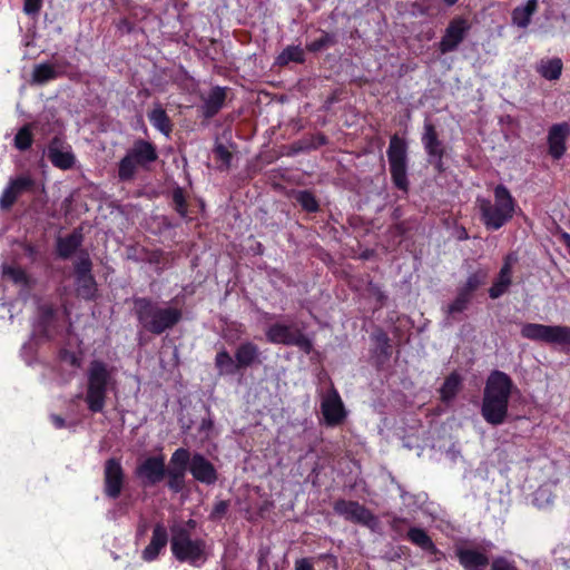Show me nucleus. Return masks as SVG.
Returning a JSON list of instances; mask_svg holds the SVG:
<instances>
[{"label": "nucleus", "mask_w": 570, "mask_h": 570, "mask_svg": "<svg viewBox=\"0 0 570 570\" xmlns=\"http://www.w3.org/2000/svg\"><path fill=\"white\" fill-rule=\"evenodd\" d=\"M75 286L78 297L95 301L98 297V284L92 274V262L86 250H81L73 263Z\"/></svg>", "instance_id": "nucleus-8"}, {"label": "nucleus", "mask_w": 570, "mask_h": 570, "mask_svg": "<svg viewBox=\"0 0 570 570\" xmlns=\"http://www.w3.org/2000/svg\"><path fill=\"white\" fill-rule=\"evenodd\" d=\"M494 195V205L502 208L503 210H508L510 213H515L517 202L511 195L510 190L503 185L499 184L493 189Z\"/></svg>", "instance_id": "nucleus-34"}, {"label": "nucleus", "mask_w": 570, "mask_h": 570, "mask_svg": "<svg viewBox=\"0 0 570 570\" xmlns=\"http://www.w3.org/2000/svg\"><path fill=\"white\" fill-rule=\"evenodd\" d=\"M227 87L215 86L206 97H203V104L199 106V112L206 120L214 118L224 107L227 98Z\"/></svg>", "instance_id": "nucleus-21"}, {"label": "nucleus", "mask_w": 570, "mask_h": 570, "mask_svg": "<svg viewBox=\"0 0 570 570\" xmlns=\"http://www.w3.org/2000/svg\"><path fill=\"white\" fill-rule=\"evenodd\" d=\"M273 502L272 501H264L259 508H258V513L261 517H264L265 512L269 511L272 508H273Z\"/></svg>", "instance_id": "nucleus-60"}, {"label": "nucleus", "mask_w": 570, "mask_h": 570, "mask_svg": "<svg viewBox=\"0 0 570 570\" xmlns=\"http://www.w3.org/2000/svg\"><path fill=\"white\" fill-rule=\"evenodd\" d=\"M538 9V0H528L525 6L515 7L512 10L511 18L513 24L519 28H527L531 22V17Z\"/></svg>", "instance_id": "nucleus-30"}, {"label": "nucleus", "mask_w": 570, "mask_h": 570, "mask_svg": "<svg viewBox=\"0 0 570 570\" xmlns=\"http://www.w3.org/2000/svg\"><path fill=\"white\" fill-rule=\"evenodd\" d=\"M424 131L422 134V144L424 150L428 155V158L431 157H444L445 156V147L442 140L439 138V134L436 131L435 126L431 121H425Z\"/></svg>", "instance_id": "nucleus-24"}, {"label": "nucleus", "mask_w": 570, "mask_h": 570, "mask_svg": "<svg viewBox=\"0 0 570 570\" xmlns=\"http://www.w3.org/2000/svg\"><path fill=\"white\" fill-rule=\"evenodd\" d=\"M320 38L306 43L305 49L308 52L316 53L326 50L337 43L338 40L335 32H328L322 29H320Z\"/></svg>", "instance_id": "nucleus-35"}, {"label": "nucleus", "mask_w": 570, "mask_h": 570, "mask_svg": "<svg viewBox=\"0 0 570 570\" xmlns=\"http://www.w3.org/2000/svg\"><path fill=\"white\" fill-rule=\"evenodd\" d=\"M292 149L294 154H297L306 149H309V146L304 145L302 141H297L292 145Z\"/></svg>", "instance_id": "nucleus-62"}, {"label": "nucleus", "mask_w": 570, "mask_h": 570, "mask_svg": "<svg viewBox=\"0 0 570 570\" xmlns=\"http://www.w3.org/2000/svg\"><path fill=\"white\" fill-rule=\"evenodd\" d=\"M4 274L9 276L14 283H23L27 279L26 272L20 267H7Z\"/></svg>", "instance_id": "nucleus-52"}, {"label": "nucleus", "mask_w": 570, "mask_h": 570, "mask_svg": "<svg viewBox=\"0 0 570 570\" xmlns=\"http://www.w3.org/2000/svg\"><path fill=\"white\" fill-rule=\"evenodd\" d=\"M481 220L488 230H498L513 218V213L503 210L491 200L479 199Z\"/></svg>", "instance_id": "nucleus-17"}, {"label": "nucleus", "mask_w": 570, "mask_h": 570, "mask_svg": "<svg viewBox=\"0 0 570 570\" xmlns=\"http://www.w3.org/2000/svg\"><path fill=\"white\" fill-rule=\"evenodd\" d=\"M443 158L444 157H439V156L428 158L429 163L433 166L434 170L439 174H442L445 171Z\"/></svg>", "instance_id": "nucleus-57"}, {"label": "nucleus", "mask_w": 570, "mask_h": 570, "mask_svg": "<svg viewBox=\"0 0 570 570\" xmlns=\"http://www.w3.org/2000/svg\"><path fill=\"white\" fill-rule=\"evenodd\" d=\"M490 566L491 570H518L514 562L505 557H495Z\"/></svg>", "instance_id": "nucleus-51"}, {"label": "nucleus", "mask_w": 570, "mask_h": 570, "mask_svg": "<svg viewBox=\"0 0 570 570\" xmlns=\"http://www.w3.org/2000/svg\"><path fill=\"white\" fill-rule=\"evenodd\" d=\"M125 484V471L117 458L106 460L104 465V493L108 499L120 497Z\"/></svg>", "instance_id": "nucleus-11"}, {"label": "nucleus", "mask_w": 570, "mask_h": 570, "mask_svg": "<svg viewBox=\"0 0 570 570\" xmlns=\"http://www.w3.org/2000/svg\"><path fill=\"white\" fill-rule=\"evenodd\" d=\"M448 7L454 6L459 0H442Z\"/></svg>", "instance_id": "nucleus-64"}, {"label": "nucleus", "mask_w": 570, "mask_h": 570, "mask_svg": "<svg viewBox=\"0 0 570 570\" xmlns=\"http://www.w3.org/2000/svg\"><path fill=\"white\" fill-rule=\"evenodd\" d=\"M33 142V135L30 129L29 125H24L21 127L18 132L14 136V147L20 150L24 151L28 150Z\"/></svg>", "instance_id": "nucleus-44"}, {"label": "nucleus", "mask_w": 570, "mask_h": 570, "mask_svg": "<svg viewBox=\"0 0 570 570\" xmlns=\"http://www.w3.org/2000/svg\"><path fill=\"white\" fill-rule=\"evenodd\" d=\"M454 553L464 570H485L490 564L488 554L478 549L455 546Z\"/></svg>", "instance_id": "nucleus-20"}, {"label": "nucleus", "mask_w": 570, "mask_h": 570, "mask_svg": "<svg viewBox=\"0 0 570 570\" xmlns=\"http://www.w3.org/2000/svg\"><path fill=\"white\" fill-rule=\"evenodd\" d=\"M229 502L227 500H220L216 502L209 514V520L217 521L222 519L228 511Z\"/></svg>", "instance_id": "nucleus-50"}, {"label": "nucleus", "mask_w": 570, "mask_h": 570, "mask_svg": "<svg viewBox=\"0 0 570 570\" xmlns=\"http://www.w3.org/2000/svg\"><path fill=\"white\" fill-rule=\"evenodd\" d=\"M259 348L253 342H244L238 345L235 351V360L238 370L250 367L258 361Z\"/></svg>", "instance_id": "nucleus-27"}, {"label": "nucleus", "mask_w": 570, "mask_h": 570, "mask_svg": "<svg viewBox=\"0 0 570 570\" xmlns=\"http://www.w3.org/2000/svg\"><path fill=\"white\" fill-rule=\"evenodd\" d=\"M294 570H314V567L308 558H302L296 560Z\"/></svg>", "instance_id": "nucleus-58"}, {"label": "nucleus", "mask_w": 570, "mask_h": 570, "mask_svg": "<svg viewBox=\"0 0 570 570\" xmlns=\"http://www.w3.org/2000/svg\"><path fill=\"white\" fill-rule=\"evenodd\" d=\"M142 252L146 254V257L142 258V261H145L149 264H154V265L160 264V262L163 259V250L161 249L148 250L146 248H142Z\"/></svg>", "instance_id": "nucleus-54"}, {"label": "nucleus", "mask_w": 570, "mask_h": 570, "mask_svg": "<svg viewBox=\"0 0 570 570\" xmlns=\"http://www.w3.org/2000/svg\"><path fill=\"white\" fill-rule=\"evenodd\" d=\"M563 63L560 58L541 60L538 72L547 80H558L562 73Z\"/></svg>", "instance_id": "nucleus-36"}, {"label": "nucleus", "mask_w": 570, "mask_h": 570, "mask_svg": "<svg viewBox=\"0 0 570 570\" xmlns=\"http://www.w3.org/2000/svg\"><path fill=\"white\" fill-rule=\"evenodd\" d=\"M461 386V377L458 373H451L445 377L442 386L440 387V397L443 402L452 401Z\"/></svg>", "instance_id": "nucleus-37"}, {"label": "nucleus", "mask_w": 570, "mask_h": 570, "mask_svg": "<svg viewBox=\"0 0 570 570\" xmlns=\"http://www.w3.org/2000/svg\"><path fill=\"white\" fill-rule=\"evenodd\" d=\"M471 29L470 22L463 17L453 18L444 32L441 41L439 42V50L445 55L458 49L460 43L464 40Z\"/></svg>", "instance_id": "nucleus-12"}, {"label": "nucleus", "mask_w": 570, "mask_h": 570, "mask_svg": "<svg viewBox=\"0 0 570 570\" xmlns=\"http://www.w3.org/2000/svg\"><path fill=\"white\" fill-rule=\"evenodd\" d=\"M165 456L163 454L146 458L136 468L137 478L146 485H156L165 479Z\"/></svg>", "instance_id": "nucleus-16"}, {"label": "nucleus", "mask_w": 570, "mask_h": 570, "mask_svg": "<svg viewBox=\"0 0 570 570\" xmlns=\"http://www.w3.org/2000/svg\"><path fill=\"white\" fill-rule=\"evenodd\" d=\"M61 140L58 137L52 138L48 146L47 156L51 164L62 170H68L73 167L76 158L70 150H61Z\"/></svg>", "instance_id": "nucleus-25"}, {"label": "nucleus", "mask_w": 570, "mask_h": 570, "mask_svg": "<svg viewBox=\"0 0 570 570\" xmlns=\"http://www.w3.org/2000/svg\"><path fill=\"white\" fill-rule=\"evenodd\" d=\"M157 160V146L149 140L137 138L118 163V179L122 183L131 181L138 168L149 170Z\"/></svg>", "instance_id": "nucleus-4"}, {"label": "nucleus", "mask_w": 570, "mask_h": 570, "mask_svg": "<svg viewBox=\"0 0 570 570\" xmlns=\"http://www.w3.org/2000/svg\"><path fill=\"white\" fill-rule=\"evenodd\" d=\"M215 157L220 160L226 168H229L233 160V154L228 150V148L223 144H217L214 149Z\"/></svg>", "instance_id": "nucleus-48"}, {"label": "nucleus", "mask_w": 570, "mask_h": 570, "mask_svg": "<svg viewBox=\"0 0 570 570\" xmlns=\"http://www.w3.org/2000/svg\"><path fill=\"white\" fill-rule=\"evenodd\" d=\"M18 197L19 196L8 185L0 196V208L2 210L10 209L17 202Z\"/></svg>", "instance_id": "nucleus-47"}, {"label": "nucleus", "mask_w": 570, "mask_h": 570, "mask_svg": "<svg viewBox=\"0 0 570 570\" xmlns=\"http://www.w3.org/2000/svg\"><path fill=\"white\" fill-rule=\"evenodd\" d=\"M170 549L176 560L187 562L195 568L202 567L207 561L206 541L191 539L189 530L184 527H171Z\"/></svg>", "instance_id": "nucleus-5"}, {"label": "nucleus", "mask_w": 570, "mask_h": 570, "mask_svg": "<svg viewBox=\"0 0 570 570\" xmlns=\"http://www.w3.org/2000/svg\"><path fill=\"white\" fill-rule=\"evenodd\" d=\"M214 428V422L210 417L203 419L200 423V431H210Z\"/></svg>", "instance_id": "nucleus-61"}, {"label": "nucleus", "mask_w": 570, "mask_h": 570, "mask_svg": "<svg viewBox=\"0 0 570 570\" xmlns=\"http://www.w3.org/2000/svg\"><path fill=\"white\" fill-rule=\"evenodd\" d=\"M58 311L52 304H41L38 307L36 331L39 336L51 341L57 335Z\"/></svg>", "instance_id": "nucleus-19"}, {"label": "nucleus", "mask_w": 570, "mask_h": 570, "mask_svg": "<svg viewBox=\"0 0 570 570\" xmlns=\"http://www.w3.org/2000/svg\"><path fill=\"white\" fill-rule=\"evenodd\" d=\"M368 291L375 297L380 307L385 305L387 296L377 284L370 283Z\"/></svg>", "instance_id": "nucleus-53"}, {"label": "nucleus", "mask_w": 570, "mask_h": 570, "mask_svg": "<svg viewBox=\"0 0 570 570\" xmlns=\"http://www.w3.org/2000/svg\"><path fill=\"white\" fill-rule=\"evenodd\" d=\"M82 234L79 232H72L66 237H59L57 239V254L62 259L70 258L82 244Z\"/></svg>", "instance_id": "nucleus-29"}, {"label": "nucleus", "mask_w": 570, "mask_h": 570, "mask_svg": "<svg viewBox=\"0 0 570 570\" xmlns=\"http://www.w3.org/2000/svg\"><path fill=\"white\" fill-rule=\"evenodd\" d=\"M386 156L394 187L407 194L410 190V180L407 177L409 157L406 140L397 134L392 135Z\"/></svg>", "instance_id": "nucleus-6"}, {"label": "nucleus", "mask_w": 570, "mask_h": 570, "mask_svg": "<svg viewBox=\"0 0 570 570\" xmlns=\"http://www.w3.org/2000/svg\"><path fill=\"white\" fill-rule=\"evenodd\" d=\"M515 262L517 257L513 254L504 257L498 277L489 288V296L492 299H497L508 292L512 284V267Z\"/></svg>", "instance_id": "nucleus-22"}, {"label": "nucleus", "mask_w": 570, "mask_h": 570, "mask_svg": "<svg viewBox=\"0 0 570 570\" xmlns=\"http://www.w3.org/2000/svg\"><path fill=\"white\" fill-rule=\"evenodd\" d=\"M472 303V298L456 291L455 298L445 307L448 317L458 321L456 315L466 311Z\"/></svg>", "instance_id": "nucleus-41"}, {"label": "nucleus", "mask_w": 570, "mask_h": 570, "mask_svg": "<svg viewBox=\"0 0 570 570\" xmlns=\"http://www.w3.org/2000/svg\"><path fill=\"white\" fill-rule=\"evenodd\" d=\"M50 420L56 429L66 428V420L62 416H60L58 414H51Z\"/></svg>", "instance_id": "nucleus-59"}, {"label": "nucleus", "mask_w": 570, "mask_h": 570, "mask_svg": "<svg viewBox=\"0 0 570 570\" xmlns=\"http://www.w3.org/2000/svg\"><path fill=\"white\" fill-rule=\"evenodd\" d=\"M112 383L111 368L100 360H92L87 370L85 402L92 413H101L106 406L109 385Z\"/></svg>", "instance_id": "nucleus-3"}, {"label": "nucleus", "mask_w": 570, "mask_h": 570, "mask_svg": "<svg viewBox=\"0 0 570 570\" xmlns=\"http://www.w3.org/2000/svg\"><path fill=\"white\" fill-rule=\"evenodd\" d=\"M521 336L534 342L570 346V327L566 325L525 323Z\"/></svg>", "instance_id": "nucleus-9"}, {"label": "nucleus", "mask_w": 570, "mask_h": 570, "mask_svg": "<svg viewBox=\"0 0 570 570\" xmlns=\"http://www.w3.org/2000/svg\"><path fill=\"white\" fill-rule=\"evenodd\" d=\"M149 122L159 130L163 135L168 137L173 131V122L166 110L161 106L155 107L148 112Z\"/></svg>", "instance_id": "nucleus-31"}, {"label": "nucleus", "mask_w": 570, "mask_h": 570, "mask_svg": "<svg viewBox=\"0 0 570 570\" xmlns=\"http://www.w3.org/2000/svg\"><path fill=\"white\" fill-rule=\"evenodd\" d=\"M190 451L187 448L176 449L165 469L166 485L174 492L179 493L185 489V478L188 472Z\"/></svg>", "instance_id": "nucleus-10"}, {"label": "nucleus", "mask_w": 570, "mask_h": 570, "mask_svg": "<svg viewBox=\"0 0 570 570\" xmlns=\"http://www.w3.org/2000/svg\"><path fill=\"white\" fill-rule=\"evenodd\" d=\"M512 379L500 370H493L484 385L481 415L493 426L505 422L509 413V401L514 389Z\"/></svg>", "instance_id": "nucleus-1"}, {"label": "nucleus", "mask_w": 570, "mask_h": 570, "mask_svg": "<svg viewBox=\"0 0 570 570\" xmlns=\"http://www.w3.org/2000/svg\"><path fill=\"white\" fill-rule=\"evenodd\" d=\"M43 6V0H23L22 11L31 19H37Z\"/></svg>", "instance_id": "nucleus-46"}, {"label": "nucleus", "mask_w": 570, "mask_h": 570, "mask_svg": "<svg viewBox=\"0 0 570 570\" xmlns=\"http://www.w3.org/2000/svg\"><path fill=\"white\" fill-rule=\"evenodd\" d=\"M168 532L164 523L157 522L153 528V534L149 544L142 550L144 561H155L168 543Z\"/></svg>", "instance_id": "nucleus-23"}, {"label": "nucleus", "mask_w": 570, "mask_h": 570, "mask_svg": "<svg viewBox=\"0 0 570 570\" xmlns=\"http://www.w3.org/2000/svg\"><path fill=\"white\" fill-rule=\"evenodd\" d=\"M132 303L138 324L149 334L161 335L183 320L181 308L163 307L151 297H134Z\"/></svg>", "instance_id": "nucleus-2"}, {"label": "nucleus", "mask_w": 570, "mask_h": 570, "mask_svg": "<svg viewBox=\"0 0 570 570\" xmlns=\"http://www.w3.org/2000/svg\"><path fill=\"white\" fill-rule=\"evenodd\" d=\"M171 197L175 210L179 214L180 217H186L188 213V204L184 189L177 186L174 188Z\"/></svg>", "instance_id": "nucleus-45"}, {"label": "nucleus", "mask_w": 570, "mask_h": 570, "mask_svg": "<svg viewBox=\"0 0 570 570\" xmlns=\"http://www.w3.org/2000/svg\"><path fill=\"white\" fill-rule=\"evenodd\" d=\"M373 340L375 341V352L379 357L383 358V361L389 360L392 355V345L389 335L383 330H380L373 335Z\"/></svg>", "instance_id": "nucleus-42"}, {"label": "nucleus", "mask_w": 570, "mask_h": 570, "mask_svg": "<svg viewBox=\"0 0 570 570\" xmlns=\"http://www.w3.org/2000/svg\"><path fill=\"white\" fill-rule=\"evenodd\" d=\"M485 277L487 275L482 272L472 273L456 291L473 299L474 293L485 283Z\"/></svg>", "instance_id": "nucleus-39"}, {"label": "nucleus", "mask_w": 570, "mask_h": 570, "mask_svg": "<svg viewBox=\"0 0 570 570\" xmlns=\"http://www.w3.org/2000/svg\"><path fill=\"white\" fill-rule=\"evenodd\" d=\"M407 539L415 546L420 547L422 550L433 554L435 557H442V551L434 544L431 537L426 533V531L422 528L412 527L407 531Z\"/></svg>", "instance_id": "nucleus-28"}, {"label": "nucleus", "mask_w": 570, "mask_h": 570, "mask_svg": "<svg viewBox=\"0 0 570 570\" xmlns=\"http://www.w3.org/2000/svg\"><path fill=\"white\" fill-rule=\"evenodd\" d=\"M215 366L220 375H234L238 371L236 360H234L225 348L217 352L215 356Z\"/></svg>", "instance_id": "nucleus-38"}, {"label": "nucleus", "mask_w": 570, "mask_h": 570, "mask_svg": "<svg viewBox=\"0 0 570 570\" xmlns=\"http://www.w3.org/2000/svg\"><path fill=\"white\" fill-rule=\"evenodd\" d=\"M327 142V137L323 132H317L313 136V144L309 146V149H317L318 147L325 146Z\"/></svg>", "instance_id": "nucleus-56"}, {"label": "nucleus", "mask_w": 570, "mask_h": 570, "mask_svg": "<svg viewBox=\"0 0 570 570\" xmlns=\"http://www.w3.org/2000/svg\"><path fill=\"white\" fill-rule=\"evenodd\" d=\"M321 412L327 426H337L344 422L347 412L338 391L332 386L321 403Z\"/></svg>", "instance_id": "nucleus-14"}, {"label": "nucleus", "mask_w": 570, "mask_h": 570, "mask_svg": "<svg viewBox=\"0 0 570 570\" xmlns=\"http://www.w3.org/2000/svg\"><path fill=\"white\" fill-rule=\"evenodd\" d=\"M266 341L274 345L295 346L305 354L313 351V341L296 325L273 323L265 331Z\"/></svg>", "instance_id": "nucleus-7"}, {"label": "nucleus", "mask_w": 570, "mask_h": 570, "mask_svg": "<svg viewBox=\"0 0 570 570\" xmlns=\"http://www.w3.org/2000/svg\"><path fill=\"white\" fill-rule=\"evenodd\" d=\"M569 137L570 125L567 121L554 124L549 128L547 137L548 153L554 160L564 156Z\"/></svg>", "instance_id": "nucleus-18"}, {"label": "nucleus", "mask_w": 570, "mask_h": 570, "mask_svg": "<svg viewBox=\"0 0 570 570\" xmlns=\"http://www.w3.org/2000/svg\"><path fill=\"white\" fill-rule=\"evenodd\" d=\"M65 66H67V62H43L36 65L32 70V81L38 85H45L49 81L56 80L63 76L65 72L61 68Z\"/></svg>", "instance_id": "nucleus-26"}, {"label": "nucleus", "mask_w": 570, "mask_h": 570, "mask_svg": "<svg viewBox=\"0 0 570 570\" xmlns=\"http://www.w3.org/2000/svg\"><path fill=\"white\" fill-rule=\"evenodd\" d=\"M412 16L435 17L439 13V6L435 0H415L410 4Z\"/></svg>", "instance_id": "nucleus-40"}, {"label": "nucleus", "mask_w": 570, "mask_h": 570, "mask_svg": "<svg viewBox=\"0 0 570 570\" xmlns=\"http://www.w3.org/2000/svg\"><path fill=\"white\" fill-rule=\"evenodd\" d=\"M58 357L61 362L69 363L72 367H80V357L72 351L62 347L58 352Z\"/></svg>", "instance_id": "nucleus-49"}, {"label": "nucleus", "mask_w": 570, "mask_h": 570, "mask_svg": "<svg viewBox=\"0 0 570 570\" xmlns=\"http://www.w3.org/2000/svg\"><path fill=\"white\" fill-rule=\"evenodd\" d=\"M188 472L195 481L207 487L216 484L219 476L216 466L199 452H190Z\"/></svg>", "instance_id": "nucleus-15"}, {"label": "nucleus", "mask_w": 570, "mask_h": 570, "mask_svg": "<svg viewBox=\"0 0 570 570\" xmlns=\"http://www.w3.org/2000/svg\"><path fill=\"white\" fill-rule=\"evenodd\" d=\"M306 61L305 51L301 46H287L276 58V65L279 67L287 66L289 62L303 65Z\"/></svg>", "instance_id": "nucleus-32"}, {"label": "nucleus", "mask_w": 570, "mask_h": 570, "mask_svg": "<svg viewBox=\"0 0 570 570\" xmlns=\"http://www.w3.org/2000/svg\"><path fill=\"white\" fill-rule=\"evenodd\" d=\"M295 202L302 207L307 214H315L321 210L320 202L313 191L308 189L295 190L293 194Z\"/></svg>", "instance_id": "nucleus-33"}, {"label": "nucleus", "mask_w": 570, "mask_h": 570, "mask_svg": "<svg viewBox=\"0 0 570 570\" xmlns=\"http://www.w3.org/2000/svg\"><path fill=\"white\" fill-rule=\"evenodd\" d=\"M9 187L20 196L23 193L32 191L36 187V180L29 175H21L9 181Z\"/></svg>", "instance_id": "nucleus-43"}, {"label": "nucleus", "mask_w": 570, "mask_h": 570, "mask_svg": "<svg viewBox=\"0 0 570 570\" xmlns=\"http://www.w3.org/2000/svg\"><path fill=\"white\" fill-rule=\"evenodd\" d=\"M561 239H562L563 244L570 249V234L563 233L561 235Z\"/></svg>", "instance_id": "nucleus-63"}, {"label": "nucleus", "mask_w": 570, "mask_h": 570, "mask_svg": "<svg viewBox=\"0 0 570 570\" xmlns=\"http://www.w3.org/2000/svg\"><path fill=\"white\" fill-rule=\"evenodd\" d=\"M334 512L346 521L368 525L374 514L363 504L353 500L338 499L333 504Z\"/></svg>", "instance_id": "nucleus-13"}, {"label": "nucleus", "mask_w": 570, "mask_h": 570, "mask_svg": "<svg viewBox=\"0 0 570 570\" xmlns=\"http://www.w3.org/2000/svg\"><path fill=\"white\" fill-rule=\"evenodd\" d=\"M116 27L121 33H131L135 30V23L128 18L120 19Z\"/></svg>", "instance_id": "nucleus-55"}]
</instances>
